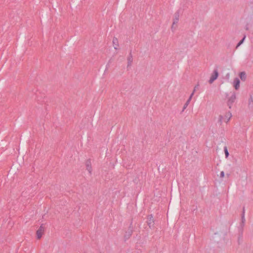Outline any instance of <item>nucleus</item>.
Segmentation results:
<instances>
[{
    "label": "nucleus",
    "mask_w": 253,
    "mask_h": 253,
    "mask_svg": "<svg viewBox=\"0 0 253 253\" xmlns=\"http://www.w3.org/2000/svg\"><path fill=\"white\" fill-rule=\"evenodd\" d=\"M231 117H232L231 113L230 112H228L225 114L224 116H220L219 120L220 122H224L227 123L230 120Z\"/></svg>",
    "instance_id": "obj_1"
},
{
    "label": "nucleus",
    "mask_w": 253,
    "mask_h": 253,
    "mask_svg": "<svg viewBox=\"0 0 253 253\" xmlns=\"http://www.w3.org/2000/svg\"><path fill=\"white\" fill-rule=\"evenodd\" d=\"M236 98V95L235 92H232L231 95L228 98L227 105L229 108H231L233 103L235 102Z\"/></svg>",
    "instance_id": "obj_2"
},
{
    "label": "nucleus",
    "mask_w": 253,
    "mask_h": 253,
    "mask_svg": "<svg viewBox=\"0 0 253 253\" xmlns=\"http://www.w3.org/2000/svg\"><path fill=\"white\" fill-rule=\"evenodd\" d=\"M218 77V72L217 70H214L211 74L210 79L209 81L210 84H212Z\"/></svg>",
    "instance_id": "obj_3"
},
{
    "label": "nucleus",
    "mask_w": 253,
    "mask_h": 253,
    "mask_svg": "<svg viewBox=\"0 0 253 253\" xmlns=\"http://www.w3.org/2000/svg\"><path fill=\"white\" fill-rule=\"evenodd\" d=\"M44 228L43 226V225H42L39 228V229L37 230V238L38 239H40L43 233V232H44Z\"/></svg>",
    "instance_id": "obj_4"
},
{
    "label": "nucleus",
    "mask_w": 253,
    "mask_h": 253,
    "mask_svg": "<svg viewBox=\"0 0 253 253\" xmlns=\"http://www.w3.org/2000/svg\"><path fill=\"white\" fill-rule=\"evenodd\" d=\"M240 80L238 78H235L234 80L233 84L235 88L237 90L240 87Z\"/></svg>",
    "instance_id": "obj_5"
},
{
    "label": "nucleus",
    "mask_w": 253,
    "mask_h": 253,
    "mask_svg": "<svg viewBox=\"0 0 253 253\" xmlns=\"http://www.w3.org/2000/svg\"><path fill=\"white\" fill-rule=\"evenodd\" d=\"M113 43L114 45V48L115 49H117L119 46V43L118 39L116 38H114L113 40Z\"/></svg>",
    "instance_id": "obj_6"
},
{
    "label": "nucleus",
    "mask_w": 253,
    "mask_h": 253,
    "mask_svg": "<svg viewBox=\"0 0 253 253\" xmlns=\"http://www.w3.org/2000/svg\"><path fill=\"white\" fill-rule=\"evenodd\" d=\"M178 20H179V14L178 13H176L174 15V19H173L172 27L173 26V25L174 24L177 23V22H178Z\"/></svg>",
    "instance_id": "obj_7"
},
{
    "label": "nucleus",
    "mask_w": 253,
    "mask_h": 253,
    "mask_svg": "<svg viewBox=\"0 0 253 253\" xmlns=\"http://www.w3.org/2000/svg\"><path fill=\"white\" fill-rule=\"evenodd\" d=\"M240 78L242 81H245L246 79V74L245 72H242L240 73L239 75Z\"/></svg>",
    "instance_id": "obj_8"
},
{
    "label": "nucleus",
    "mask_w": 253,
    "mask_h": 253,
    "mask_svg": "<svg viewBox=\"0 0 253 253\" xmlns=\"http://www.w3.org/2000/svg\"><path fill=\"white\" fill-rule=\"evenodd\" d=\"M86 169L88 171L89 173H91V165H90V163L89 162H87L86 165Z\"/></svg>",
    "instance_id": "obj_9"
},
{
    "label": "nucleus",
    "mask_w": 253,
    "mask_h": 253,
    "mask_svg": "<svg viewBox=\"0 0 253 253\" xmlns=\"http://www.w3.org/2000/svg\"><path fill=\"white\" fill-rule=\"evenodd\" d=\"M132 56L131 54L127 58V63H128V66H130L131 64V63L132 62Z\"/></svg>",
    "instance_id": "obj_10"
},
{
    "label": "nucleus",
    "mask_w": 253,
    "mask_h": 253,
    "mask_svg": "<svg viewBox=\"0 0 253 253\" xmlns=\"http://www.w3.org/2000/svg\"><path fill=\"white\" fill-rule=\"evenodd\" d=\"M148 224L149 227H150L151 223L153 222V216H152V215H150L148 216Z\"/></svg>",
    "instance_id": "obj_11"
},
{
    "label": "nucleus",
    "mask_w": 253,
    "mask_h": 253,
    "mask_svg": "<svg viewBox=\"0 0 253 253\" xmlns=\"http://www.w3.org/2000/svg\"><path fill=\"white\" fill-rule=\"evenodd\" d=\"M190 101V98H188V99L187 100V101H186V102L185 103L183 106V111H184L187 107Z\"/></svg>",
    "instance_id": "obj_12"
},
{
    "label": "nucleus",
    "mask_w": 253,
    "mask_h": 253,
    "mask_svg": "<svg viewBox=\"0 0 253 253\" xmlns=\"http://www.w3.org/2000/svg\"><path fill=\"white\" fill-rule=\"evenodd\" d=\"M245 222V212L244 210L243 211V212L242 215V226H244V223Z\"/></svg>",
    "instance_id": "obj_13"
},
{
    "label": "nucleus",
    "mask_w": 253,
    "mask_h": 253,
    "mask_svg": "<svg viewBox=\"0 0 253 253\" xmlns=\"http://www.w3.org/2000/svg\"><path fill=\"white\" fill-rule=\"evenodd\" d=\"M245 38H246V36H245L243 37V38L242 39V40H241V41L239 42V43H238V44H237V46H236V48L238 47L239 46H240V45H241L243 43V42H244V40H245Z\"/></svg>",
    "instance_id": "obj_14"
},
{
    "label": "nucleus",
    "mask_w": 253,
    "mask_h": 253,
    "mask_svg": "<svg viewBox=\"0 0 253 253\" xmlns=\"http://www.w3.org/2000/svg\"><path fill=\"white\" fill-rule=\"evenodd\" d=\"M224 153H225V157L227 158L229 156V152L228 151V149L226 147H224Z\"/></svg>",
    "instance_id": "obj_15"
},
{
    "label": "nucleus",
    "mask_w": 253,
    "mask_h": 253,
    "mask_svg": "<svg viewBox=\"0 0 253 253\" xmlns=\"http://www.w3.org/2000/svg\"><path fill=\"white\" fill-rule=\"evenodd\" d=\"M249 104H253V100L252 97H251V98L249 99Z\"/></svg>",
    "instance_id": "obj_16"
},
{
    "label": "nucleus",
    "mask_w": 253,
    "mask_h": 253,
    "mask_svg": "<svg viewBox=\"0 0 253 253\" xmlns=\"http://www.w3.org/2000/svg\"><path fill=\"white\" fill-rule=\"evenodd\" d=\"M199 87V84H197V85H196L195 87H194V90H193V92H195V91H196V90Z\"/></svg>",
    "instance_id": "obj_17"
},
{
    "label": "nucleus",
    "mask_w": 253,
    "mask_h": 253,
    "mask_svg": "<svg viewBox=\"0 0 253 253\" xmlns=\"http://www.w3.org/2000/svg\"><path fill=\"white\" fill-rule=\"evenodd\" d=\"M220 175L221 177H223L224 176V171H222L220 172Z\"/></svg>",
    "instance_id": "obj_18"
},
{
    "label": "nucleus",
    "mask_w": 253,
    "mask_h": 253,
    "mask_svg": "<svg viewBox=\"0 0 253 253\" xmlns=\"http://www.w3.org/2000/svg\"><path fill=\"white\" fill-rule=\"evenodd\" d=\"M194 93H195V92H194L193 91V92H192V93L191 94V95H190V96L189 98H190V100H191V99H192V98L193 96V95H194Z\"/></svg>",
    "instance_id": "obj_19"
},
{
    "label": "nucleus",
    "mask_w": 253,
    "mask_h": 253,
    "mask_svg": "<svg viewBox=\"0 0 253 253\" xmlns=\"http://www.w3.org/2000/svg\"><path fill=\"white\" fill-rule=\"evenodd\" d=\"M194 93H195V92H194L193 91V92H192V93L191 94V95H190V96L189 98H190V100H191V99H192V98L193 96V95H194Z\"/></svg>",
    "instance_id": "obj_20"
}]
</instances>
